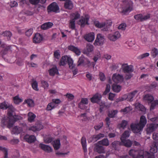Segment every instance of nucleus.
<instances>
[{
  "label": "nucleus",
  "instance_id": "nucleus-54",
  "mask_svg": "<svg viewBox=\"0 0 158 158\" xmlns=\"http://www.w3.org/2000/svg\"><path fill=\"white\" fill-rule=\"evenodd\" d=\"M149 55L150 54L149 53H145L138 56L137 57V59L139 60H141L147 57H148Z\"/></svg>",
  "mask_w": 158,
  "mask_h": 158
},
{
  "label": "nucleus",
  "instance_id": "nucleus-14",
  "mask_svg": "<svg viewBox=\"0 0 158 158\" xmlns=\"http://www.w3.org/2000/svg\"><path fill=\"white\" fill-rule=\"evenodd\" d=\"M137 90H134L133 92L128 94L127 95H124L123 97H124V100L127 99L128 101H132L133 100V98L135 97V94L137 93Z\"/></svg>",
  "mask_w": 158,
  "mask_h": 158
},
{
  "label": "nucleus",
  "instance_id": "nucleus-60",
  "mask_svg": "<svg viewBox=\"0 0 158 158\" xmlns=\"http://www.w3.org/2000/svg\"><path fill=\"white\" fill-rule=\"evenodd\" d=\"M103 125V122H100L97 125H95L94 128L96 130H98L102 127Z\"/></svg>",
  "mask_w": 158,
  "mask_h": 158
},
{
  "label": "nucleus",
  "instance_id": "nucleus-6",
  "mask_svg": "<svg viewBox=\"0 0 158 158\" xmlns=\"http://www.w3.org/2000/svg\"><path fill=\"white\" fill-rule=\"evenodd\" d=\"M44 126L42 123L40 122H36L35 124L28 128L29 131H32L33 132L39 131L43 128Z\"/></svg>",
  "mask_w": 158,
  "mask_h": 158
},
{
  "label": "nucleus",
  "instance_id": "nucleus-20",
  "mask_svg": "<svg viewBox=\"0 0 158 158\" xmlns=\"http://www.w3.org/2000/svg\"><path fill=\"white\" fill-rule=\"evenodd\" d=\"M43 36L41 35L39 33L35 34L33 38V42L35 43H40L43 40Z\"/></svg>",
  "mask_w": 158,
  "mask_h": 158
},
{
  "label": "nucleus",
  "instance_id": "nucleus-38",
  "mask_svg": "<svg viewBox=\"0 0 158 158\" xmlns=\"http://www.w3.org/2000/svg\"><path fill=\"white\" fill-rule=\"evenodd\" d=\"M143 98L145 100L147 101L150 102H152L154 99L153 96L149 94H147L145 95L144 96Z\"/></svg>",
  "mask_w": 158,
  "mask_h": 158
},
{
  "label": "nucleus",
  "instance_id": "nucleus-39",
  "mask_svg": "<svg viewBox=\"0 0 158 158\" xmlns=\"http://www.w3.org/2000/svg\"><path fill=\"white\" fill-rule=\"evenodd\" d=\"M95 26L98 28H102L105 27L106 24L105 23H100L98 21H95L94 22Z\"/></svg>",
  "mask_w": 158,
  "mask_h": 158
},
{
  "label": "nucleus",
  "instance_id": "nucleus-43",
  "mask_svg": "<svg viewBox=\"0 0 158 158\" xmlns=\"http://www.w3.org/2000/svg\"><path fill=\"white\" fill-rule=\"evenodd\" d=\"M75 21L74 20L71 19L70 20L69 23V27L72 30H75Z\"/></svg>",
  "mask_w": 158,
  "mask_h": 158
},
{
  "label": "nucleus",
  "instance_id": "nucleus-9",
  "mask_svg": "<svg viewBox=\"0 0 158 158\" xmlns=\"http://www.w3.org/2000/svg\"><path fill=\"white\" fill-rule=\"evenodd\" d=\"M104 40V36L101 34H98L95 40L94 44L95 45H102Z\"/></svg>",
  "mask_w": 158,
  "mask_h": 158
},
{
  "label": "nucleus",
  "instance_id": "nucleus-29",
  "mask_svg": "<svg viewBox=\"0 0 158 158\" xmlns=\"http://www.w3.org/2000/svg\"><path fill=\"white\" fill-rule=\"evenodd\" d=\"M104 134L102 133H99L98 135H94L92 137L91 141H96L101 138L104 137Z\"/></svg>",
  "mask_w": 158,
  "mask_h": 158
},
{
  "label": "nucleus",
  "instance_id": "nucleus-46",
  "mask_svg": "<svg viewBox=\"0 0 158 158\" xmlns=\"http://www.w3.org/2000/svg\"><path fill=\"white\" fill-rule=\"evenodd\" d=\"M98 143L100 144L106 146H107L109 145V141L106 139H104L102 140L99 141Z\"/></svg>",
  "mask_w": 158,
  "mask_h": 158
},
{
  "label": "nucleus",
  "instance_id": "nucleus-24",
  "mask_svg": "<svg viewBox=\"0 0 158 158\" xmlns=\"http://www.w3.org/2000/svg\"><path fill=\"white\" fill-rule=\"evenodd\" d=\"M49 75L51 76H54L55 74H59L58 70L56 66L52 67L48 70Z\"/></svg>",
  "mask_w": 158,
  "mask_h": 158
},
{
  "label": "nucleus",
  "instance_id": "nucleus-61",
  "mask_svg": "<svg viewBox=\"0 0 158 158\" xmlns=\"http://www.w3.org/2000/svg\"><path fill=\"white\" fill-rule=\"evenodd\" d=\"M99 77L100 80L102 81H105L106 79L105 74L102 72H99Z\"/></svg>",
  "mask_w": 158,
  "mask_h": 158
},
{
  "label": "nucleus",
  "instance_id": "nucleus-57",
  "mask_svg": "<svg viewBox=\"0 0 158 158\" xmlns=\"http://www.w3.org/2000/svg\"><path fill=\"white\" fill-rule=\"evenodd\" d=\"M54 57L57 59H59L60 57V55L59 50H56L54 52Z\"/></svg>",
  "mask_w": 158,
  "mask_h": 158
},
{
  "label": "nucleus",
  "instance_id": "nucleus-2",
  "mask_svg": "<svg viewBox=\"0 0 158 158\" xmlns=\"http://www.w3.org/2000/svg\"><path fill=\"white\" fill-rule=\"evenodd\" d=\"M129 155L133 158H144V151L143 150H131L129 152Z\"/></svg>",
  "mask_w": 158,
  "mask_h": 158
},
{
  "label": "nucleus",
  "instance_id": "nucleus-10",
  "mask_svg": "<svg viewBox=\"0 0 158 158\" xmlns=\"http://www.w3.org/2000/svg\"><path fill=\"white\" fill-rule=\"evenodd\" d=\"M131 128L134 133H138L142 131L143 128H141L140 126L138 123H132L130 126Z\"/></svg>",
  "mask_w": 158,
  "mask_h": 158
},
{
  "label": "nucleus",
  "instance_id": "nucleus-33",
  "mask_svg": "<svg viewBox=\"0 0 158 158\" xmlns=\"http://www.w3.org/2000/svg\"><path fill=\"white\" fill-rule=\"evenodd\" d=\"M112 89L116 93L119 92L121 90V86L115 84H113L112 86Z\"/></svg>",
  "mask_w": 158,
  "mask_h": 158
},
{
  "label": "nucleus",
  "instance_id": "nucleus-17",
  "mask_svg": "<svg viewBox=\"0 0 158 158\" xmlns=\"http://www.w3.org/2000/svg\"><path fill=\"white\" fill-rule=\"evenodd\" d=\"M39 147L41 149L48 153L51 152L52 151V149L50 146L42 143L39 144Z\"/></svg>",
  "mask_w": 158,
  "mask_h": 158
},
{
  "label": "nucleus",
  "instance_id": "nucleus-28",
  "mask_svg": "<svg viewBox=\"0 0 158 158\" xmlns=\"http://www.w3.org/2000/svg\"><path fill=\"white\" fill-rule=\"evenodd\" d=\"M53 25V24L51 22L45 23L42 24L41 26V29L45 30L51 28Z\"/></svg>",
  "mask_w": 158,
  "mask_h": 158
},
{
  "label": "nucleus",
  "instance_id": "nucleus-35",
  "mask_svg": "<svg viewBox=\"0 0 158 158\" xmlns=\"http://www.w3.org/2000/svg\"><path fill=\"white\" fill-rule=\"evenodd\" d=\"M124 146L127 147H130L132 144L131 141L129 139H124L123 140H121Z\"/></svg>",
  "mask_w": 158,
  "mask_h": 158
},
{
  "label": "nucleus",
  "instance_id": "nucleus-47",
  "mask_svg": "<svg viewBox=\"0 0 158 158\" xmlns=\"http://www.w3.org/2000/svg\"><path fill=\"white\" fill-rule=\"evenodd\" d=\"M67 63H68L69 68L71 69H73L75 65L73 63V59L70 57L69 58Z\"/></svg>",
  "mask_w": 158,
  "mask_h": 158
},
{
  "label": "nucleus",
  "instance_id": "nucleus-8",
  "mask_svg": "<svg viewBox=\"0 0 158 158\" xmlns=\"http://www.w3.org/2000/svg\"><path fill=\"white\" fill-rule=\"evenodd\" d=\"M59 9V6L55 2H53L49 5L47 8L48 12H56Z\"/></svg>",
  "mask_w": 158,
  "mask_h": 158
},
{
  "label": "nucleus",
  "instance_id": "nucleus-30",
  "mask_svg": "<svg viewBox=\"0 0 158 158\" xmlns=\"http://www.w3.org/2000/svg\"><path fill=\"white\" fill-rule=\"evenodd\" d=\"M11 105V104L8 103V102L4 101L0 103V108L1 109L6 110Z\"/></svg>",
  "mask_w": 158,
  "mask_h": 158
},
{
  "label": "nucleus",
  "instance_id": "nucleus-44",
  "mask_svg": "<svg viewBox=\"0 0 158 158\" xmlns=\"http://www.w3.org/2000/svg\"><path fill=\"white\" fill-rule=\"evenodd\" d=\"M56 106L54 105L53 103L51 102L48 104L46 108V110L47 111H50L54 108Z\"/></svg>",
  "mask_w": 158,
  "mask_h": 158
},
{
  "label": "nucleus",
  "instance_id": "nucleus-11",
  "mask_svg": "<svg viewBox=\"0 0 158 158\" xmlns=\"http://www.w3.org/2000/svg\"><path fill=\"white\" fill-rule=\"evenodd\" d=\"M120 36L119 32L116 31L113 33L109 34L108 35V37L110 40L114 41L120 38Z\"/></svg>",
  "mask_w": 158,
  "mask_h": 158
},
{
  "label": "nucleus",
  "instance_id": "nucleus-34",
  "mask_svg": "<svg viewBox=\"0 0 158 158\" xmlns=\"http://www.w3.org/2000/svg\"><path fill=\"white\" fill-rule=\"evenodd\" d=\"M25 139L29 143L34 142L36 139L35 136L33 135L29 136L28 137H27V136L26 135L25 137Z\"/></svg>",
  "mask_w": 158,
  "mask_h": 158
},
{
  "label": "nucleus",
  "instance_id": "nucleus-32",
  "mask_svg": "<svg viewBox=\"0 0 158 158\" xmlns=\"http://www.w3.org/2000/svg\"><path fill=\"white\" fill-rule=\"evenodd\" d=\"M95 150L97 152L101 153L105 152V150L103 147L102 146L96 145L94 148Z\"/></svg>",
  "mask_w": 158,
  "mask_h": 158
},
{
  "label": "nucleus",
  "instance_id": "nucleus-55",
  "mask_svg": "<svg viewBox=\"0 0 158 158\" xmlns=\"http://www.w3.org/2000/svg\"><path fill=\"white\" fill-rule=\"evenodd\" d=\"M158 54V50L156 48L152 49L151 52V55L153 58H155Z\"/></svg>",
  "mask_w": 158,
  "mask_h": 158
},
{
  "label": "nucleus",
  "instance_id": "nucleus-63",
  "mask_svg": "<svg viewBox=\"0 0 158 158\" xmlns=\"http://www.w3.org/2000/svg\"><path fill=\"white\" fill-rule=\"evenodd\" d=\"M125 74L124 78L126 80L130 79L133 76V74L131 73H126Z\"/></svg>",
  "mask_w": 158,
  "mask_h": 158
},
{
  "label": "nucleus",
  "instance_id": "nucleus-21",
  "mask_svg": "<svg viewBox=\"0 0 158 158\" xmlns=\"http://www.w3.org/2000/svg\"><path fill=\"white\" fill-rule=\"evenodd\" d=\"M64 7L66 9L71 10L73 7V5L71 0H66L64 2Z\"/></svg>",
  "mask_w": 158,
  "mask_h": 158
},
{
  "label": "nucleus",
  "instance_id": "nucleus-41",
  "mask_svg": "<svg viewBox=\"0 0 158 158\" xmlns=\"http://www.w3.org/2000/svg\"><path fill=\"white\" fill-rule=\"evenodd\" d=\"M130 136V132L129 131H125L121 136V140H123L124 139H127Z\"/></svg>",
  "mask_w": 158,
  "mask_h": 158
},
{
  "label": "nucleus",
  "instance_id": "nucleus-22",
  "mask_svg": "<svg viewBox=\"0 0 158 158\" xmlns=\"http://www.w3.org/2000/svg\"><path fill=\"white\" fill-rule=\"evenodd\" d=\"M147 123L146 118L144 115L141 116L140 117L139 125L140 126L141 128H143Z\"/></svg>",
  "mask_w": 158,
  "mask_h": 158
},
{
  "label": "nucleus",
  "instance_id": "nucleus-56",
  "mask_svg": "<svg viewBox=\"0 0 158 158\" xmlns=\"http://www.w3.org/2000/svg\"><path fill=\"white\" fill-rule=\"evenodd\" d=\"M20 128H19L17 126H15L13 129L12 132H13L14 134H19L21 132V130L19 129Z\"/></svg>",
  "mask_w": 158,
  "mask_h": 158
},
{
  "label": "nucleus",
  "instance_id": "nucleus-42",
  "mask_svg": "<svg viewBox=\"0 0 158 158\" xmlns=\"http://www.w3.org/2000/svg\"><path fill=\"white\" fill-rule=\"evenodd\" d=\"M80 14L77 12L76 11L75 12L72 13L71 16L73 18L72 19V20L75 21L76 20L79 19L80 17Z\"/></svg>",
  "mask_w": 158,
  "mask_h": 158
},
{
  "label": "nucleus",
  "instance_id": "nucleus-27",
  "mask_svg": "<svg viewBox=\"0 0 158 158\" xmlns=\"http://www.w3.org/2000/svg\"><path fill=\"white\" fill-rule=\"evenodd\" d=\"M10 46H6L5 44H2L1 46V47L3 48L2 50L1 53L3 55L6 54L10 49Z\"/></svg>",
  "mask_w": 158,
  "mask_h": 158
},
{
  "label": "nucleus",
  "instance_id": "nucleus-26",
  "mask_svg": "<svg viewBox=\"0 0 158 158\" xmlns=\"http://www.w3.org/2000/svg\"><path fill=\"white\" fill-rule=\"evenodd\" d=\"M69 58L66 56H62L59 63L60 66H64L67 63Z\"/></svg>",
  "mask_w": 158,
  "mask_h": 158
},
{
  "label": "nucleus",
  "instance_id": "nucleus-3",
  "mask_svg": "<svg viewBox=\"0 0 158 158\" xmlns=\"http://www.w3.org/2000/svg\"><path fill=\"white\" fill-rule=\"evenodd\" d=\"M133 3L129 0H127L126 6L121 11V13L123 15H126L130 12L132 10Z\"/></svg>",
  "mask_w": 158,
  "mask_h": 158
},
{
  "label": "nucleus",
  "instance_id": "nucleus-7",
  "mask_svg": "<svg viewBox=\"0 0 158 158\" xmlns=\"http://www.w3.org/2000/svg\"><path fill=\"white\" fill-rule=\"evenodd\" d=\"M112 80L115 83H119L123 82L124 80L123 76L117 73H114L112 77Z\"/></svg>",
  "mask_w": 158,
  "mask_h": 158
},
{
  "label": "nucleus",
  "instance_id": "nucleus-19",
  "mask_svg": "<svg viewBox=\"0 0 158 158\" xmlns=\"http://www.w3.org/2000/svg\"><path fill=\"white\" fill-rule=\"evenodd\" d=\"M84 38L88 42H92L94 39V32H90L85 35Z\"/></svg>",
  "mask_w": 158,
  "mask_h": 158
},
{
  "label": "nucleus",
  "instance_id": "nucleus-12",
  "mask_svg": "<svg viewBox=\"0 0 158 158\" xmlns=\"http://www.w3.org/2000/svg\"><path fill=\"white\" fill-rule=\"evenodd\" d=\"M90 63V61L87 58L84 57L83 56L81 55L78 61L77 66L87 64Z\"/></svg>",
  "mask_w": 158,
  "mask_h": 158
},
{
  "label": "nucleus",
  "instance_id": "nucleus-53",
  "mask_svg": "<svg viewBox=\"0 0 158 158\" xmlns=\"http://www.w3.org/2000/svg\"><path fill=\"white\" fill-rule=\"evenodd\" d=\"M135 107L137 109H139L141 111H144L145 110L144 107L139 103H137L135 104Z\"/></svg>",
  "mask_w": 158,
  "mask_h": 158
},
{
  "label": "nucleus",
  "instance_id": "nucleus-48",
  "mask_svg": "<svg viewBox=\"0 0 158 158\" xmlns=\"http://www.w3.org/2000/svg\"><path fill=\"white\" fill-rule=\"evenodd\" d=\"M117 113L118 111L117 110H113L111 111L108 113V116L110 118H114Z\"/></svg>",
  "mask_w": 158,
  "mask_h": 158
},
{
  "label": "nucleus",
  "instance_id": "nucleus-45",
  "mask_svg": "<svg viewBox=\"0 0 158 158\" xmlns=\"http://www.w3.org/2000/svg\"><path fill=\"white\" fill-rule=\"evenodd\" d=\"M24 102L27 103L29 107H33L34 106V102L31 99L25 100Z\"/></svg>",
  "mask_w": 158,
  "mask_h": 158
},
{
  "label": "nucleus",
  "instance_id": "nucleus-49",
  "mask_svg": "<svg viewBox=\"0 0 158 158\" xmlns=\"http://www.w3.org/2000/svg\"><path fill=\"white\" fill-rule=\"evenodd\" d=\"M31 86L34 90L35 91H38L39 90L38 88V83L36 81H34L31 83Z\"/></svg>",
  "mask_w": 158,
  "mask_h": 158
},
{
  "label": "nucleus",
  "instance_id": "nucleus-40",
  "mask_svg": "<svg viewBox=\"0 0 158 158\" xmlns=\"http://www.w3.org/2000/svg\"><path fill=\"white\" fill-rule=\"evenodd\" d=\"M128 122L125 120H123L121 123L118 124V127L120 128L124 129L128 124Z\"/></svg>",
  "mask_w": 158,
  "mask_h": 158
},
{
  "label": "nucleus",
  "instance_id": "nucleus-59",
  "mask_svg": "<svg viewBox=\"0 0 158 158\" xmlns=\"http://www.w3.org/2000/svg\"><path fill=\"white\" fill-rule=\"evenodd\" d=\"M41 84L44 89H47L49 86V84L48 83L45 81L42 80L41 81Z\"/></svg>",
  "mask_w": 158,
  "mask_h": 158
},
{
  "label": "nucleus",
  "instance_id": "nucleus-13",
  "mask_svg": "<svg viewBox=\"0 0 158 158\" xmlns=\"http://www.w3.org/2000/svg\"><path fill=\"white\" fill-rule=\"evenodd\" d=\"M102 98V95L100 94L97 93L91 98L90 100L93 103H99L101 100Z\"/></svg>",
  "mask_w": 158,
  "mask_h": 158
},
{
  "label": "nucleus",
  "instance_id": "nucleus-4",
  "mask_svg": "<svg viewBox=\"0 0 158 158\" xmlns=\"http://www.w3.org/2000/svg\"><path fill=\"white\" fill-rule=\"evenodd\" d=\"M151 16V15L147 14L146 15H143L142 14H138L134 16L135 19L138 22H143L149 19Z\"/></svg>",
  "mask_w": 158,
  "mask_h": 158
},
{
  "label": "nucleus",
  "instance_id": "nucleus-1",
  "mask_svg": "<svg viewBox=\"0 0 158 158\" xmlns=\"http://www.w3.org/2000/svg\"><path fill=\"white\" fill-rule=\"evenodd\" d=\"M22 119V117L16 115H14L11 118H3L1 121L2 126H6L8 128H11L16 122Z\"/></svg>",
  "mask_w": 158,
  "mask_h": 158
},
{
  "label": "nucleus",
  "instance_id": "nucleus-62",
  "mask_svg": "<svg viewBox=\"0 0 158 158\" xmlns=\"http://www.w3.org/2000/svg\"><path fill=\"white\" fill-rule=\"evenodd\" d=\"M131 109L129 106L126 107L125 108L121 110V111L123 112L124 114H126L131 110Z\"/></svg>",
  "mask_w": 158,
  "mask_h": 158
},
{
  "label": "nucleus",
  "instance_id": "nucleus-25",
  "mask_svg": "<svg viewBox=\"0 0 158 158\" xmlns=\"http://www.w3.org/2000/svg\"><path fill=\"white\" fill-rule=\"evenodd\" d=\"M81 143L82 145L84 152L85 153L87 152V149L86 148V139L85 137L83 136L81 139Z\"/></svg>",
  "mask_w": 158,
  "mask_h": 158
},
{
  "label": "nucleus",
  "instance_id": "nucleus-16",
  "mask_svg": "<svg viewBox=\"0 0 158 158\" xmlns=\"http://www.w3.org/2000/svg\"><path fill=\"white\" fill-rule=\"evenodd\" d=\"M89 17L88 15H86L84 17H82L79 20L81 27H84L85 24H89L88 21Z\"/></svg>",
  "mask_w": 158,
  "mask_h": 158
},
{
  "label": "nucleus",
  "instance_id": "nucleus-58",
  "mask_svg": "<svg viewBox=\"0 0 158 158\" xmlns=\"http://www.w3.org/2000/svg\"><path fill=\"white\" fill-rule=\"evenodd\" d=\"M126 44L129 46L131 47L134 45V42L133 40L130 39L126 42Z\"/></svg>",
  "mask_w": 158,
  "mask_h": 158
},
{
  "label": "nucleus",
  "instance_id": "nucleus-51",
  "mask_svg": "<svg viewBox=\"0 0 158 158\" xmlns=\"http://www.w3.org/2000/svg\"><path fill=\"white\" fill-rule=\"evenodd\" d=\"M1 34L3 35L4 36L7 37L8 40H9L10 39V38L12 35L11 33L9 31H5L3 32Z\"/></svg>",
  "mask_w": 158,
  "mask_h": 158
},
{
  "label": "nucleus",
  "instance_id": "nucleus-52",
  "mask_svg": "<svg viewBox=\"0 0 158 158\" xmlns=\"http://www.w3.org/2000/svg\"><path fill=\"white\" fill-rule=\"evenodd\" d=\"M0 150L2 151L4 154V158H8V150L7 148L4 147L0 146Z\"/></svg>",
  "mask_w": 158,
  "mask_h": 158
},
{
  "label": "nucleus",
  "instance_id": "nucleus-31",
  "mask_svg": "<svg viewBox=\"0 0 158 158\" xmlns=\"http://www.w3.org/2000/svg\"><path fill=\"white\" fill-rule=\"evenodd\" d=\"M36 115L33 113L29 112L28 114V120L30 123H32L34 121Z\"/></svg>",
  "mask_w": 158,
  "mask_h": 158
},
{
  "label": "nucleus",
  "instance_id": "nucleus-50",
  "mask_svg": "<svg viewBox=\"0 0 158 158\" xmlns=\"http://www.w3.org/2000/svg\"><path fill=\"white\" fill-rule=\"evenodd\" d=\"M14 102L16 104H19L20 102H22V99L19 98L18 95L14 97L13 98Z\"/></svg>",
  "mask_w": 158,
  "mask_h": 158
},
{
  "label": "nucleus",
  "instance_id": "nucleus-18",
  "mask_svg": "<svg viewBox=\"0 0 158 158\" xmlns=\"http://www.w3.org/2000/svg\"><path fill=\"white\" fill-rule=\"evenodd\" d=\"M156 125L153 123L147 124V126L146 131L148 134H150L153 132L156 129Z\"/></svg>",
  "mask_w": 158,
  "mask_h": 158
},
{
  "label": "nucleus",
  "instance_id": "nucleus-5",
  "mask_svg": "<svg viewBox=\"0 0 158 158\" xmlns=\"http://www.w3.org/2000/svg\"><path fill=\"white\" fill-rule=\"evenodd\" d=\"M121 69L125 73H132L134 71L133 66L132 65H129L127 64H122Z\"/></svg>",
  "mask_w": 158,
  "mask_h": 158
},
{
  "label": "nucleus",
  "instance_id": "nucleus-15",
  "mask_svg": "<svg viewBox=\"0 0 158 158\" xmlns=\"http://www.w3.org/2000/svg\"><path fill=\"white\" fill-rule=\"evenodd\" d=\"M68 49L74 53L77 56L80 55L81 52L80 49L77 47H76L72 45L69 46L68 47Z\"/></svg>",
  "mask_w": 158,
  "mask_h": 158
},
{
  "label": "nucleus",
  "instance_id": "nucleus-36",
  "mask_svg": "<svg viewBox=\"0 0 158 158\" xmlns=\"http://www.w3.org/2000/svg\"><path fill=\"white\" fill-rule=\"evenodd\" d=\"M52 143L53 146L55 150H58L60 148V140L57 139L54 140Z\"/></svg>",
  "mask_w": 158,
  "mask_h": 158
},
{
  "label": "nucleus",
  "instance_id": "nucleus-37",
  "mask_svg": "<svg viewBox=\"0 0 158 158\" xmlns=\"http://www.w3.org/2000/svg\"><path fill=\"white\" fill-rule=\"evenodd\" d=\"M86 51H84V53H89V52H92L93 50V46L90 44H87L86 47Z\"/></svg>",
  "mask_w": 158,
  "mask_h": 158
},
{
  "label": "nucleus",
  "instance_id": "nucleus-64",
  "mask_svg": "<svg viewBox=\"0 0 158 158\" xmlns=\"http://www.w3.org/2000/svg\"><path fill=\"white\" fill-rule=\"evenodd\" d=\"M126 27V24L125 23H123L120 24L118 27V29L122 30H125Z\"/></svg>",
  "mask_w": 158,
  "mask_h": 158
},
{
  "label": "nucleus",
  "instance_id": "nucleus-23",
  "mask_svg": "<svg viewBox=\"0 0 158 158\" xmlns=\"http://www.w3.org/2000/svg\"><path fill=\"white\" fill-rule=\"evenodd\" d=\"M15 110V108L14 106L11 105L8 108L7 113L8 117L7 118H11L12 116L14 115V113Z\"/></svg>",
  "mask_w": 158,
  "mask_h": 158
}]
</instances>
